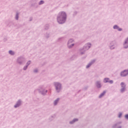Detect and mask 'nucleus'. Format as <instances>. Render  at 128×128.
I'll list each match as a JSON object with an SVG mask.
<instances>
[{
    "label": "nucleus",
    "instance_id": "4be33fe9",
    "mask_svg": "<svg viewBox=\"0 0 128 128\" xmlns=\"http://www.w3.org/2000/svg\"><path fill=\"white\" fill-rule=\"evenodd\" d=\"M28 66L27 65H26V66H24V68H23V70H26V69L28 68Z\"/></svg>",
    "mask_w": 128,
    "mask_h": 128
},
{
    "label": "nucleus",
    "instance_id": "c756f323",
    "mask_svg": "<svg viewBox=\"0 0 128 128\" xmlns=\"http://www.w3.org/2000/svg\"><path fill=\"white\" fill-rule=\"evenodd\" d=\"M116 126H118V124H116L114 126H113V128H116Z\"/></svg>",
    "mask_w": 128,
    "mask_h": 128
},
{
    "label": "nucleus",
    "instance_id": "a878e982",
    "mask_svg": "<svg viewBox=\"0 0 128 128\" xmlns=\"http://www.w3.org/2000/svg\"><path fill=\"white\" fill-rule=\"evenodd\" d=\"M125 118L126 120H128V114L125 115Z\"/></svg>",
    "mask_w": 128,
    "mask_h": 128
},
{
    "label": "nucleus",
    "instance_id": "b1692460",
    "mask_svg": "<svg viewBox=\"0 0 128 128\" xmlns=\"http://www.w3.org/2000/svg\"><path fill=\"white\" fill-rule=\"evenodd\" d=\"M109 84H114V81L112 80H109L108 82Z\"/></svg>",
    "mask_w": 128,
    "mask_h": 128
},
{
    "label": "nucleus",
    "instance_id": "a211bd4d",
    "mask_svg": "<svg viewBox=\"0 0 128 128\" xmlns=\"http://www.w3.org/2000/svg\"><path fill=\"white\" fill-rule=\"evenodd\" d=\"M8 52L10 54H11V56H14V52L12 50H9Z\"/></svg>",
    "mask_w": 128,
    "mask_h": 128
},
{
    "label": "nucleus",
    "instance_id": "6e6552de",
    "mask_svg": "<svg viewBox=\"0 0 128 128\" xmlns=\"http://www.w3.org/2000/svg\"><path fill=\"white\" fill-rule=\"evenodd\" d=\"M44 86L41 87L40 88V92L42 94L44 95L46 94V92H48V90H46L44 91Z\"/></svg>",
    "mask_w": 128,
    "mask_h": 128
},
{
    "label": "nucleus",
    "instance_id": "dca6fc26",
    "mask_svg": "<svg viewBox=\"0 0 128 128\" xmlns=\"http://www.w3.org/2000/svg\"><path fill=\"white\" fill-rule=\"evenodd\" d=\"M110 80V78H105L104 80V82H105L106 84V82H108V81Z\"/></svg>",
    "mask_w": 128,
    "mask_h": 128
},
{
    "label": "nucleus",
    "instance_id": "7c9ffc66",
    "mask_svg": "<svg viewBox=\"0 0 128 128\" xmlns=\"http://www.w3.org/2000/svg\"><path fill=\"white\" fill-rule=\"evenodd\" d=\"M34 72H38V69L34 70Z\"/></svg>",
    "mask_w": 128,
    "mask_h": 128
},
{
    "label": "nucleus",
    "instance_id": "1a4fd4ad",
    "mask_svg": "<svg viewBox=\"0 0 128 128\" xmlns=\"http://www.w3.org/2000/svg\"><path fill=\"white\" fill-rule=\"evenodd\" d=\"M20 104H22V101H20V100H18L16 104L14 105V108H18Z\"/></svg>",
    "mask_w": 128,
    "mask_h": 128
},
{
    "label": "nucleus",
    "instance_id": "20e7f679",
    "mask_svg": "<svg viewBox=\"0 0 128 128\" xmlns=\"http://www.w3.org/2000/svg\"><path fill=\"white\" fill-rule=\"evenodd\" d=\"M26 62V59L23 57H20L17 60V62L19 64H22Z\"/></svg>",
    "mask_w": 128,
    "mask_h": 128
},
{
    "label": "nucleus",
    "instance_id": "393cba45",
    "mask_svg": "<svg viewBox=\"0 0 128 128\" xmlns=\"http://www.w3.org/2000/svg\"><path fill=\"white\" fill-rule=\"evenodd\" d=\"M125 42L128 44V38L126 40Z\"/></svg>",
    "mask_w": 128,
    "mask_h": 128
},
{
    "label": "nucleus",
    "instance_id": "c85d7f7f",
    "mask_svg": "<svg viewBox=\"0 0 128 128\" xmlns=\"http://www.w3.org/2000/svg\"><path fill=\"white\" fill-rule=\"evenodd\" d=\"M46 30H48V26L47 25V26H46V28H45Z\"/></svg>",
    "mask_w": 128,
    "mask_h": 128
},
{
    "label": "nucleus",
    "instance_id": "f03ea898",
    "mask_svg": "<svg viewBox=\"0 0 128 128\" xmlns=\"http://www.w3.org/2000/svg\"><path fill=\"white\" fill-rule=\"evenodd\" d=\"M54 86L56 87V90L57 92H60L62 90V84L58 82H54Z\"/></svg>",
    "mask_w": 128,
    "mask_h": 128
},
{
    "label": "nucleus",
    "instance_id": "9d476101",
    "mask_svg": "<svg viewBox=\"0 0 128 128\" xmlns=\"http://www.w3.org/2000/svg\"><path fill=\"white\" fill-rule=\"evenodd\" d=\"M114 44H116V42H112L110 44V50H114Z\"/></svg>",
    "mask_w": 128,
    "mask_h": 128
},
{
    "label": "nucleus",
    "instance_id": "4468645a",
    "mask_svg": "<svg viewBox=\"0 0 128 128\" xmlns=\"http://www.w3.org/2000/svg\"><path fill=\"white\" fill-rule=\"evenodd\" d=\"M106 91H104L103 92H102L99 98H102L104 94H106Z\"/></svg>",
    "mask_w": 128,
    "mask_h": 128
},
{
    "label": "nucleus",
    "instance_id": "cd10ccee",
    "mask_svg": "<svg viewBox=\"0 0 128 128\" xmlns=\"http://www.w3.org/2000/svg\"><path fill=\"white\" fill-rule=\"evenodd\" d=\"M122 116V113H120L119 115H118V118H120Z\"/></svg>",
    "mask_w": 128,
    "mask_h": 128
},
{
    "label": "nucleus",
    "instance_id": "aec40b11",
    "mask_svg": "<svg viewBox=\"0 0 128 128\" xmlns=\"http://www.w3.org/2000/svg\"><path fill=\"white\" fill-rule=\"evenodd\" d=\"M114 30H118V25H114Z\"/></svg>",
    "mask_w": 128,
    "mask_h": 128
},
{
    "label": "nucleus",
    "instance_id": "ddd939ff",
    "mask_svg": "<svg viewBox=\"0 0 128 128\" xmlns=\"http://www.w3.org/2000/svg\"><path fill=\"white\" fill-rule=\"evenodd\" d=\"M78 119L74 118L72 121L70 122V124H74V122H78Z\"/></svg>",
    "mask_w": 128,
    "mask_h": 128
},
{
    "label": "nucleus",
    "instance_id": "6ab92c4d",
    "mask_svg": "<svg viewBox=\"0 0 128 128\" xmlns=\"http://www.w3.org/2000/svg\"><path fill=\"white\" fill-rule=\"evenodd\" d=\"M44 4V0H40L39 3L38 4L39 6H40V4Z\"/></svg>",
    "mask_w": 128,
    "mask_h": 128
},
{
    "label": "nucleus",
    "instance_id": "bb28decb",
    "mask_svg": "<svg viewBox=\"0 0 128 128\" xmlns=\"http://www.w3.org/2000/svg\"><path fill=\"white\" fill-rule=\"evenodd\" d=\"M118 30L119 31V32H122V28H118Z\"/></svg>",
    "mask_w": 128,
    "mask_h": 128
},
{
    "label": "nucleus",
    "instance_id": "f257e3e1",
    "mask_svg": "<svg viewBox=\"0 0 128 128\" xmlns=\"http://www.w3.org/2000/svg\"><path fill=\"white\" fill-rule=\"evenodd\" d=\"M66 20V14L64 12H60L57 16V22L58 24H62Z\"/></svg>",
    "mask_w": 128,
    "mask_h": 128
},
{
    "label": "nucleus",
    "instance_id": "423d86ee",
    "mask_svg": "<svg viewBox=\"0 0 128 128\" xmlns=\"http://www.w3.org/2000/svg\"><path fill=\"white\" fill-rule=\"evenodd\" d=\"M121 76H128V70H124V71L120 73Z\"/></svg>",
    "mask_w": 128,
    "mask_h": 128
},
{
    "label": "nucleus",
    "instance_id": "f8f14e48",
    "mask_svg": "<svg viewBox=\"0 0 128 128\" xmlns=\"http://www.w3.org/2000/svg\"><path fill=\"white\" fill-rule=\"evenodd\" d=\"M96 86L98 88H100L102 87V86L100 85V82H96Z\"/></svg>",
    "mask_w": 128,
    "mask_h": 128
},
{
    "label": "nucleus",
    "instance_id": "5701e85b",
    "mask_svg": "<svg viewBox=\"0 0 128 128\" xmlns=\"http://www.w3.org/2000/svg\"><path fill=\"white\" fill-rule=\"evenodd\" d=\"M30 60H29L26 63V66H30Z\"/></svg>",
    "mask_w": 128,
    "mask_h": 128
},
{
    "label": "nucleus",
    "instance_id": "9b49d317",
    "mask_svg": "<svg viewBox=\"0 0 128 128\" xmlns=\"http://www.w3.org/2000/svg\"><path fill=\"white\" fill-rule=\"evenodd\" d=\"M94 62H96V60H92L86 66V68H90V66H92V64H94Z\"/></svg>",
    "mask_w": 128,
    "mask_h": 128
},
{
    "label": "nucleus",
    "instance_id": "412c9836",
    "mask_svg": "<svg viewBox=\"0 0 128 128\" xmlns=\"http://www.w3.org/2000/svg\"><path fill=\"white\" fill-rule=\"evenodd\" d=\"M16 20H18V13H16Z\"/></svg>",
    "mask_w": 128,
    "mask_h": 128
},
{
    "label": "nucleus",
    "instance_id": "2eb2a0df",
    "mask_svg": "<svg viewBox=\"0 0 128 128\" xmlns=\"http://www.w3.org/2000/svg\"><path fill=\"white\" fill-rule=\"evenodd\" d=\"M60 100V98H58L54 102V106H56L58 104V101Z\"/></svg>",
    "mask_w": 128,
    "mask_h": 128
},
{
    "label": "nucleus",
    "instance_id": "39448f33",
    "mask_svg": "<svg viewBox=\"0 0 128 128\" xmlns=\"http://www.w3.org/2000/svg\"><path fill=\"white\" fill-rule=\"evenodd\" d=\"M72 42H74V40L72 39H70L68 41V48H72V46H74V44H72Z\"/></svg>",
    "mask_w": 128,
    "mask_h": 128
},
{
    "label": "nucleus",
    "instance_id": "7ed1b4c3",
    "mask_svg": "<svg viewBox=\"0 0 128 128\" xmlns=\"http://www.w3.org/2000/svg\"><path fill=\"white\" fill-rule=\"evenodd\" d=\"M90 46H92V44L90 43H88L87 44H86L83 48V50H84V52H81L80 54H84L86 50H90Z\"/></svg>",
    "mask_w": 128,
    "mask_h": 128
},
{
    "label": "nucleus",
    "instance_id": "2f4dec72",
    "mask_svg": "<svg viewBox=\"0 0 128 128\" xmlns=\"http://www.w3.org/2000/svg\"><path fill=\"white\" fill-rule=\"evenodd\" d=\"M32 20V18H30V20Z\"/></svg>",
    "mask_w": 128,
    "mask_h": 128
},
{
    "label": "nucleus",
    "instance_id": "f3484780",
    "mask_svg": "<svg viewBox=\"0 0 128 128\" xmlns=\"http://www.w3.org/2000/svg\"><path fill=\"white\" fill-rule=\"evenodd\" d=\"M124 48H128V43H126V42H124Z\"/></svg>",
    "mask_w": 128,
    "mask_h": 128
},
{
    "label": "nucleus",
    "instance_id": "0eeeda50",
    "mask_svg": "<svg viewBox=\"0 0 128 128\" xmlns=\"http://www.w3.org/2000/svg\"><path fill=\"white\" fill-rule=\"evenodd\" d=\"M120 86L122 88H121V90H120V92H124V90H126V84H124V83L122 82L120 84Z\"/></svg>",
    "mask_w": 128,
    "mask_h": 128
},
{
    "label": "nucleus",
    "instance_id": "473e14b6",
    "mask_svg": "<svg viewBox=\"0 0 128 128\" xmlns=\"http://www.w3.org/2000/svg\"><path fill=\"white\" fill-rule=\"evenodd\" d=\"M118 128H122V127H121V126H120Z\"/></svg>",
    "mask_w": 128,
    "mask_h": 128
}]
</instances>
